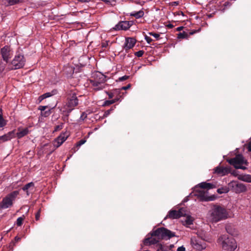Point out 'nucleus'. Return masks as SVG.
Segmentation results:
<instances>
[{"label":"nucleus","instance_id":"1","mask_svg":"<svg viewBox=\"0 0 251 251\" xmlns=\"http://www.w3.org/2000/svg\"><path fill=\"white\" fill-rule=\"evenodd\" d=\"M215 187L216 185L214 184L201 182L196 187V190L194 195L197 196L201 201H211L212 199L208 196L207 190Z\"/></svg>","mask_w":251,"mask_h":251},{"label":"nucleus","instance_id":"2","mask_svg":"<svg viewBox=\"0 0 251 251\" xmlns=\"http://www.w3.org/2000/svg\"><path fill=\"white\" fill-rule=\"evenodd\" d=\"M228 213L226 210L219 205H214L209 210L208 218L212 222L216 223L227 218Z\"/></svg>","mask_w":251,"mask_h":251},{"label":"nucleus","instance_id":"3","mask_svg":"<svg viewBox=\"0 0 251 251\" xmlns=\"http://www.w3.org/2000/svg\"><path fill=\"white\" fill-rule=\"evenodd\" d=\"M217 243L223 250L226 251H233L237 247L235 239L227 234L220 236L217 240Z\"/></svg>","mask_w":251,"mask_h":251},{"label":"nucleus","instance_id":"4","mask_svg":"<svg viewBox=\"0 0 251 251\" xmlns=\"http://www.w3.org/2000/svg\"><path fill=\"white\" fill-rule=\"evenodd\" d=\"M227 162L231 165H233L236 169H240L242 170L247 169V166L248 165V162L243 155L238 154L235 157L228 159Z\"/></svg>","mask_w":251,"mask_h":251},{"label":"nucleus","instance_id":"5","mask_svg":"<svg viewBox=\"0 0 251 251\" xmlns=\"http://www.w3.org/2000/svg\"><path fill=\"white\" fill-rule=\"evenodd\" d=\"M19 194L18 191H14L5 197L0 202V209H6L12 206L13 201Z\"/></svg>","mask_w":251,"mask_h":251},{"label":"nucleus","instance_id":"6","mask_svg":"<svg viewBox=\"0 0 251 251\" xmlns=\"http://www.w3.org/2000/svg\"><path fill=\"white\" fill-rule=\"evenodd\" d=\"M154 234L156 236L158 239H168L175 236L174 233L164 228L160 227L154 231Z\"/></svg>","mask_w":251,"mask_h":251},{"label":"nucleus","instance_id":"7","mask_svg":"<svg viewBox=\"0 0 251 251\" xmlns=\"http://www.w3.org/2000/svg\"><path fill=\"white\" fill-rule=\"evenodd\" d=\"M191 245L194 249L199 251H202L207 247V244L204 241L193 236L191 238Z\"/></svg>","mask_w":251,"mask_h":251},{"label":"nucleus","instance_id":"8","mask_svg":"<svg viewBox=\"0 0 251 251\" xmlns=\"http://www.w3.org/2000/svg\"><path fill=\"white\" fill-rule=\"evenodd\" d=\"M25 63V59L24 56L20 54H16L11 62L12 65L11 69H18L22 68Z\"/></svg>","mask_w":251,"mask_h":251},{"label":"nucleus","instance_id":"9","mask_svg":"<svg viewBox=\"0 0 251 251\" xmlns=\"http://www.w3.org/2000/svg\"><path fill=\"white\" fill-rule=\"evenodd\" d=\"M78 100L75 94H73L69 100L66 106L67 107L65 112H67V116L72 111L74 108L78 104Z\"/></svg>","mask_w":251,"mask_h":251},{"label":"nucleus","instance_id":"10","mask_svg":"<svg viewBox=\"0 0 251 251\" xmlns=\"http://www.w3.org/2000/svg\"><path fill=\"white\" fill-rule=\"evenodd\" d=\"M159 240L158 239L156 236L154 234V231H153L151 235H148L147 237L145 239L144 241V245L151 246L152 245H156L157 247V244L159 243Z\"/></svg>","mask_w":251,"mask_h":251},{"label":"nucleus","instance_id":"11","mask_svg":"<svg viewBox=\"0 0 251 251\" xmlns=\"http://www.w3.org/2000/svg\"><path fill=\"white\" fill-rule=\"evenodd\" d=\"M12 51L8 46H5L1 49V54L3 60L7 63L12 55Z\"/></svg>","mask_w":251,"mask_h":251},{"label":"nucleus","instance_id":"12","mask_svg":"<svg viewBox=\"0 0 251 251\" xmlns=\"http://www.w3.org/2000/svg\"><path fill=\"white\" fill-rule=\"evenodd\" d=\"M186 215L185 210L184 208H181L178 211L172 210L169 211L167 217L171 219H177L181 216H184Z\"/></svg>","mask_w":251,"mask_h":251},{"label":"nucleus","instance_id":"13","mask_svg":"<svg viewBox=\"0 0 251 251\" xmlns=\"http://www.w3.org/2000/svg\"><path fill=\"white\" fill-rule=\"evenodd\" d=\"M69 136V133L66 131L62 133L54 141V146L56 148L61 146L67 139Z\"/></svg>","mask_w":251,"mask_h":251},{"label":"nucleus","instance_id":"14","mask_svg":"<svg viewBox=\"0 0 251 251\" xmlns=\"http://www.w3.org/2000/svg\"><path fill=\"white\" fill-rule=\"evenodd\" d=\"M230 173V168L227 167H222L219 166L214 170V173L220 176H224Z\"/></svg>","mask_w":251,"mask_h":251},{"label":"nucleus","instance_id":"15","mask_svg":"<svg viewBox=\"0 0 251 251\" xmlns=\"http://www.w3.org/2000/svg\"><path fill=\"white\" fill-rule=\"evenodd\" d=\"M136 40L134 38L132 37H127L126 38L125 43L124 45V48L126 50H127L131 48H132L135 43Z\"/></svg>","mask_w":251,"mask_h":251},{"label":"nucleus","instance_id":"16","mask_svg":"<svg viewBox=\"0 0 251 251\" xmlns=\"http://www.w3.org/2000/svg\"><path fill=\"white\" fill-rule=\"evenodd\" d=\"M229 185L232 187L235 186V190L237 193L244 192L246 190L245 186L241 183H238L236 181L231 182Z\"/></svg>","mask_w":251,"mask_h":251},{"label":"nucleus","instance_id":"17","mask_svg":"<svg viewBox=\"0 0 251 251\" xmlns=\"http://www.w3.org/2000/svg\"><path fill=\"white\" fill-rule=\"evenodd\" d=\"M105 76L101 73L97 72L93 74L92 78L90 80V81H96L105 82Z\"/></svg>","mask_w":251,"mask_h":251},{"label":"nucleus","instance_id":"18","mask_svg":"<svg viewBox=\"0 0 251 251\" xmlns=\"http://www.w3.org/2000/svg\"><path fill=\"white\" fill-rule=\"evenodd\" d=\"M90 82L93 86L94 89L96 90H101L103 89L105 86V82H104L91 81Z\"/></svg>","mask_w":251,"mask_h":251},{"label":"nucleus","instance_id":"19","mask_svg":"<svg viewBox=\"0 0 251 251\" xmlns=\"http://www.w3.org/2000/svg\"><path fill=\"white\" fill-rule=\"evenodd\" d=\"M129 28V24L127 22H121L116 25L114 29L115 30H126Z\"/></svg>","mask_w":251,"mask_h":251},{"label":"nucleus","instance_id":"20","mask_svg":"<svg viewBox=\"0 0 251 251\" xmlns=\"http://www.w3.org/2000/svg\"><path fill=\"white\" fill-rule=\"evenodd\" d=\"M29 132L28 128H18V132H17V136L18 138H21L25 135H27Z\"/></svg>","mask_w":251,"mask_h":251},{"label":"nucleus","instance_id":"21","mask_svg":"<svg viewBox=\"0 0 251 251\" xmlns=\"http://www.w3.org/2000/svg\"><path fill=\"white\" fill-rule=\"evenodd\" d=\"M56 90H54L51 92L46 93L39 97V100L40 101H41L42 100L46 98H49L52 96L56 94Z\"/></svg>","mask_w":251,"mask_h":251},{"label":"nucleus","instance_id":"22","mask_svg":"<svg viewBox=\"0 0 251 251\" xmlns=\"http://www.w3.org/2000/svg\"><path fill=\"white\" fill-rule=\"evenodd\" d=\"M34 188V184L33 182H31L26 184L24 187L22 188V189L26 192V194L29 195V191L33 190Z\"/></svg>","mask_w":251,"mask_h":251},{"label":"nucleus","instance_id":"23","mask_svg":"<svg viewBox=\"0 0 251 251\" xmlns=\"http://www.w3.org/2000/svg\"><path fill=\"white\" fill-rule=\"evenodd\" d=\"M238 178L242 181L251 182V175H241L238 176Z\"/></svg>","mask_w":251,"mask_h":251},{"label":"nucleus","instance_id":"24","mask_svg":"<svg viewBox=\"0 0 251 251\" xmlns=\"http://www.w3.org/2000/svg\"><path fill=\"white\" fill-rule=\"evenodd\" d=\"M144 15V12L142 10H140L137 12L134 11V12H131L130 14V16H133L136 19H139V18H140L143 17Z\"/></svg>","mask_w":251,"mask_h":251},{"label":"nucleus","instance_id":"25","mask_svg":"<svg viewBox=\"0 0 251 251\" xmlns=\"http://www.w3.org/2000/svg\"><path fill=\"white\" fill-rule=\"evenodd\" d=\"M196 237L204 241H206L207 240L205 233L203 232L198 231L197 233V236Z\"/></svg>","mask_w":251,"mask_h":251},{"label":"nucleus","instance_id":"26","mask_svg":"<svg viewBox=\"0 0 251 251\" xmlns=\"http://www.w3.org/2000/svg\"><path fill=\"white\" fill-rule=\"evenodd\" d=\"M193 219L190 216H188L186 217V219L184 221V225L188 226L193 224Z\"/></svg>","mask_w":251,"mask_h":251},{"label":"nucleus","instance_id":"27","mask_svg":"<svg viewBox=\"0 0 251 251\" xmlns=\"http://www.w3.org/2000/svg\"><path fill=\"white\" fill-rule=\"evenodd\" d=\"M21 2V0H5V2L8 5H13Z\"/></svg>","mask_w":251,"mask_h":251},{"label":"nucleus","instance_id":"28","mask_svg":"<svg viewBox=\"0 0 251 251\" xmlns=\"http://www.w3.org/2000/svg\"><path fill=\"white\" fill-rule=\"evenodd\" d=\"M6 125V121L3 119L2 116L0 114V128L3 127Z\"/></svg>","mask_w":251,"mask_h":251},{"label":"nucleus","instance_id":"29","mask_svg":"<svg viewBox=\"0 0 251 251\" xmlns=\"http://www.w3.org/2000/svg\"><path fill=\"white\" fill-rule=\"evenodd\" d=\"M188 36H189V35L187 33L183 32L179 33V34H178L177 37H178V38H179V39H184V38H187Z\"/></svg>","mask_w":251,"mask_h":251},{"label":"nucleus","instance_id":"30","mask_svg":"<svg viewBox=\"0 0 251 251\" xmlns=\"http://www.w3.org/2000/svg\"><path fill=\"white\" fill-rule=\"evenodd\" d=\"M229 190L228 188L227 187H224L222 188H219L217 190V192L219 194H223V193H226L228 192Z\"/></svg>","mask_w":251,"mask_h":251},{"label":"nucleus","instance_id":"31","mask_svg":"<svg viewBox=\"0 0 251 251\" xmlns=\"http://www.w3.org/2000/svg\"><path fill=\"white\" fill-rule=\"evenodd\" d=\"M50 110H49L46 111H43L41 112V115L44 117H47L50 114Z\"/></svg>","mask_w":251,"mask_h":251},{"label":"nucleus","instance_id":"32","mask_svg":"<svg viewBox=\"0 0 251 251\" xmlns=\"http://www.w3.org/2000/svg\"><path fill=\"white\" fill-rule=\"evenodd\" d=\"M24 219L22 217H19L17 220L16 224L18 226H21L22 225Z\"/></svg>","mask_w":251,"mask_h":251},{"label":"nucleus","instance_id":"33","mask_svg":"<svg viewBox=\"0 0 251 251\" xmlns=\"http://www.w3.org/2000/svg\"><path fill=\"white\" fill-rule=\"evenodd\" d=\"M63 124L62 123L59 125H58L55 127L53 132L57 131L63 128Z\"/></svg>","mask_w":251,"mask_h":251},{"label":"nucleus","instance_id":"34","mask_svg":"<svg viewBox=\"0 0 251 251\" xmlns=\"http://www.w3.org/2000/svg\"><path fill=\"white\" fill-rule=\"evenodd\" d=\"M144 51L143 50H139L135 53V55L137 57H141L143 55Z\"/></svg>","mask_w":251,"mask_h":251},{"label":"nucleus","instance_id":"35","mask_svg":"<svg viewBox=\"0 0 251 251\" xmlns=\"http://www.w3.org/2000/svg\"><path fill=\"white\" fill-rule=\"evenodd\" d=\"M129 76L128 75H124L123 76H122V77H120L119 78H118V80L119 81H124L125 80H126L128 78H129Z\"/></svg>","mask_w":251,"mask_h":251},{"label":"nucleus","instance_id":"36","mask_svg":"<svg viewBox=\"0 0 251 251\" xmlns=\"http://www.w3.org/2000/svg\"><path fill=\"white\" fill-rule=\"evenodd\" d=\"M6 66V64L1 63L0 64V74L4 70Z\"/></svg>","mask_w":251,"mask_h":251},{"label":"nucleus","instance_id":"37","mask_svg":"<svg viewBox=\"0 0 251 251\" xmlns=\"http://www.w3.org/2000/svg\"><path fill=\"white\" fill-rule=\"evenodd\" d=\"M149 34L153 36L154 38H155L156 39H158L160 35L158 33H153V32H150Z\"/></svg>","mask_w":251,"mask_h":251},{"label":"nucleus","instance_id":"38","mask_svg":"<svg viewBox=\"0 0 251 251\" xmlns=\"http://www.w3.org/2000/svg\"><path fill=\"white\" fill-rule=\"evenodd\" d=\"M85 142H86L85 140H81L78 142L77 143L76 146L80 147L81 145H82L83 144H84Z\"/></svg>","mask_w":251,"mask_h":251},{"label":"nucleus","instance_id":"39","mask_svg":"<svg viewBox=\"0 0 251 251\" xmlns=\"http://www.w3.org/2000/svg\"><path fill=\"white\" fill-rule=\"evenodd\" d=\"M108 42H109V41H103L101 43L102 48H106L108 45Z\"/></svg>","mask_w":251,"mask_h":251},{"label":"nucleus","instance_id":"40","mask_svg":"<svg viewBox=\"0 0 251 251\" xmlns=\"http://www.w3.org/2000/svg\"><path fill=\"white\" fill-rule=\"evenodd\" d=\"M47 106H40L38 108L39 110H41V112L44 111L47 108Z\"/></svg>","mask_w":251,"mask_h":251},{"label":"nucleus","instance_id":"41","mask_svg":"<svg viewBox=\"0 0 251 251\" xmlns=\"http://www.w3.org/2000/svg\"><path fill=\"white\" fill-rule=\"evenodd\" d=\"M145 39L146 41L149 44L151 43V42L152 41L151 38L147 36L145 37Z\"/></svg>","mask_w":251,"mask_h":251},{"label":"nucleus","instance_id":"42","mask_svg":"<svg viewBox=\"0 0 251 251\" xmlns=\"http://www.w3.org/2000/svg\"><path fill=\"white\" fill-rule=\"evenodd\" d=\"M130 86H131V85L130 84H129L126 86L122 87L121 89L126 90L129 89L130 87Z\"/></svg>","mask_w":251,"mask_h":251},{"label":"nucleus","instance_id":"43","mask_svg":"<svg viewBox=\"0 0 251 251\" xmlns=\"http://www.w3.org/2000/svg\"><path fill=\"white\" fill-rule=\"evenodd\" d=\"M112 111V110L111 109H110V110H107L105 112L103 116L104 117H107L110 113V112Z\"/></svg>","mask_w":251,"mask_h":251},{"label":"nucleus","instance_id":"44","mask_svg":"<svg viewBox=\"0 0 251 251\" xmlns=\"http://www.w3.org/2000/svg\"><path fill=\"white\" fill-rule=\"evenodd\" d=\"M185 248L183 246L179 247L177 248V251H185Z\"/></svg>","mask_w":251,"mask_h":251},{"label":"nucleus","instance_id":"45","mask_svg":"<svg viewBox=\"0 0 251 251\" xmlns=\"http://www.w3.org/2000/svg\"><path fill=\"white\" fill-rule=\"evenodd\" d=\"M86 115L84 113H83L80 116V119L83 120L86 118Z\"/></svg>","mask_w":251,"mask_h":251},{"label":"nucleus","instance_id":"46","mask_svg":"<svg viewBox=\"0 0 251 251\" xmlns=\"http://www.w3.org/2000/svg\"><path fill=\"white\" fill-rule=\"evenodd\" d=\"M248 150L249 151H251V141L249 143Z\"/></svg>","mask_w":251,"mask_h":251},{"label":"nucleus","instance_id":"47","mask_svg":"<svg viewBox=\"0 0 251 251\" xmlns=\"http://www.w3.org/2000/svg\"><path fill=\"white\" fill-rule=\"evenodd\" d=\"M39 217H40V214H39V212H38L36 215V219L37 220H39Z\"/></svg>","mask_w":251,"mask_h":251},{"label":"nucleus","instance_id":"48","mask_svg":"<svg viewBox=\"0 0 251 251\" xmlns=\"http://www.w3.org/2000/svg\"><path fill=\"white\" fill-rule=\"evenodd\" d=\"M0 138L3 139L4 140H6V136H3L0 137Z\"/></svg>","mask_w":251,"mask_h":251},{"label":"nucleus","instance_id":"49","mask_svg":"<svg viewBox=\"0 0 251 251\" xmlns=\"http://www.w3.org/2000/svg\"><path fill=\"white\" fill-rule=\"evenodd\" d=\"M136 3L137 4H140V5H142L143 4V2L142 1V2H140V1H136Z\"/></svg>","mask_w":251,"mask_h":251},{"label":"nucleus","instance_id":"50","mask_svg":"<svg viewBox=\"0 0 251 251\" xmlns=\"http://www.w3.org/2000/svg\"><path fill=\"white\" fill-rule=\"evenodd\" d=\"M183 27L180 26L177 28V30L180 31L182 29Z\"/></svg>","mask_w":251,"mask_h":251},{"label":"nucleus","instance_id":"51","mask_svg":"<svg viewBox=\"0 0 251 251\" xmlns=\"http://www.w3.org/2000/svg\"><path fill=\"white\" fill-rule=\"evenodd\" d=\"M15 240H16V241H19V240H20V238L17 237H15Z\"/></svg>","mask_w":251,"mask_h":251},{"label":"nucleus","instance_id":"52","mask_svg":"<svg viewBox=\"0 0 251 251\" xmlns=\"http://www.w3.org/2000/svg\"><path fill=\"white\" fill-rule=\"evenodd\" d=\"M226 230H227V231L228 232H229V231H228V229H227V228H226Z\"/></svg>","mask_w":251,"mask_h":251},{"label":"nucleus","instance_id":"53","mask_svg":"<svg viewBox=\"0 0 251 251\" xmlns=\"http://www.w3.org/2000/svg\"><path fill=\"white\" fill-rule=\"evenodd\" d=\"M149 251V250H146V251Z\"/></svg>","mask_w":251,"mask_h":251}]
</instances>
